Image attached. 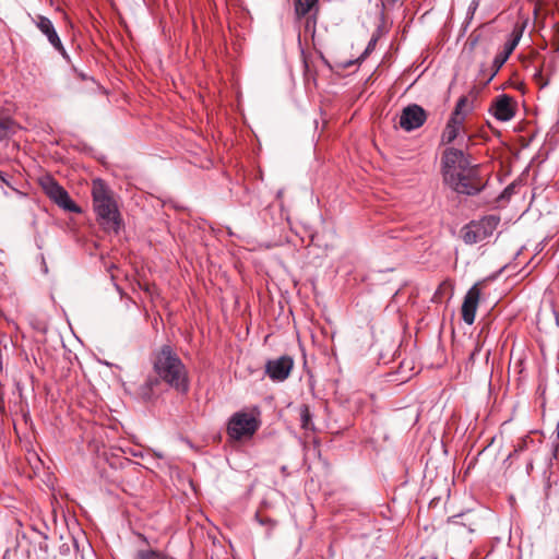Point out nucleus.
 Wrapping results in <instances>:
<instances>
[{
  "mask_svg": "<svg viewBox=\"0 0 559 559\" xmlns=\"http://www.w3.org/2000/svg\"><path fill=\"white\" fill-rule=\"evenodd\" d=\"M441 167L444 182L455 192L475 195L481 190L479 166L473 165L469 155L463 150L445 148L441 157Z\"/></svg>",
  "mask_w": 559,
  "mask_h": 559,
  "instance_id": "nucleus-1",
  "label": "nucleus"
},
{
  "mask_svg": "<svg viewBox=\"0 0 559 559\" xmlns=\"http://www.w3.org/2000/svg\"><path fill=\"white\" fill-rule=\"evenodd\" d=\"M153 369L156 377L179 393L189 391L188 370L169 344H164L152 355Z\"/></svg>",
  "mask_w": 559,
  "mask_h": 559,
  "instance_id": "nucleus-2",
  "label": "nucleus"
},
{
  "mask_svg": "<svg viewBox=\"0 0 559 559\" xmlns=\"http://www.w3.org/2000/svg\"><path fill=\"white\" fill-rule=\"evenodd\" d=\"M92 198L94 211L103 229L118 234L121 227V217L112 191L99 178L93 180Z\"/></svg>",
  "mask_w": 559,
  "mask_h": 559,
  "instance_id": "nucleus-3",
  "label": "nucleus"
},
{
  "mask_svg": "<svg viewBox=\"0 0 559 559\" xmlns=\"http://www.w3.org/2000/svg\"><path fill=\"white\" fill-rule=\"evenodd\" d=\"M259 415V412L257 414L245 411L234 413L227 423L226 430L229 438L235 441L251 438L261 426Z\"/></svg>",
  "mask_w": 559,
  "mask_h": 559,
  "instance_id": "nucleus-4",
  "label": "nucleus"
},
{
  "mask_svg": "<svg viewBox=\"0 0 559 559\" xmlns=\"http://www.w3.org/2000/svg\"><path fill=\"white\" fill-rule=\"evenodd\" d=\"M500 223L497 215H486L478 221H471L461 228V238L466 245H475L485 241L492 236Z\"/></svg>",
  "mask_w": 559,
  "mask_h": 559,
  "instance_id": "nucleus-5",
  "label": "nucleus"
},
{
  "mask_svg": "<svg viewBox=\"0 0 559 559\" xmlns=\"http://www.w3.org/2000/svg\"><path fill=\"white\" fill-rule=\"evenodd\" d=\"M41 186L45 193L61 209L72 213H81L80 206L72 201L68 191L53 178L46 177L41 180Z\"/></svg>",
  "mask_w": 559,
  "mask_h": 559,
  "instance_id": "nucleus-6",
  "label": "nucleus"
},
{
  "mask_svg": "<svg viewBox=\"0 0 559 559\" xmlns=\"http://www.w3.org/2000/svg\"><path fill=\"white\" fill-rule=\"evenodd\" d=\"M294 367V359L288 355H283L275 359H270L265 364V373L274 382L285 381Z\"/></svg>",
  "mask_w": 559,
  "mask_h": 559,
  "instance_id": "nucleus-7",
  "label": "nucleus"
},
{
  "mask_svg": "<svg viewBox=\"0 0 559 559\" xmlns=\"http://www.w3.org/2000/svg\"><path fill=\"white\" fill-rule=\"evenodd\" d=\"M524 27L522 26H515L510 35V39L507 40L503 47V51L499 52L492 61V68L493 71L488 79V82L492 80V78L499 72L501 67L506 63L510 55L513 52L515 47L518 46L519 41L521 40V37L523 35Z\"/></svg>",
  "mask_w": 559,
  "mask_h": 559,
  "instance_id": "nucleus-8",
  "label": "nucleus"
},
{
  "mask_svg": "<svg viewBox=\"0 0 559 559\" xmlns=\"http://www.w3.org/2000/svg\"><path fill=\"white\" fill-rule=\"evenodd\" d=\"M426 111L419 105H408L402 110L400 126L405 131H413L420 128L426 121Z\"/></svg>",
  "mask_w": 559,
  "mask_h": 559,
  "instance_id": "nucleus-9",
  "label": "nucleus"
},
{
  "mask_svg": "<svg viewBox=\"0 0 559 559\" xmlns=\"http://www.w3.org/2000/svg\"><path fill=\"white\" fill-rule=\"evenodd\" d=\"M489 111L499 121H509L515 116V102L507 94L498 95L491 103Z\"/></svg>",
  "mask_w": 559,
  "mask_h": 559,
  "instance_id": "nucleus-10",
  "label": "nucleus"
},
{
  "mask_svg": "<svg viewBox=\"0 0 559 559\" xmlns=\"http://www.w3.org/2000/svg\"><path fill=\"white\" fill-rule=\"evenodd\" d=\"M479 297L480 289L478 283H476L467 290L462 304V319L468 325L473 324L475 321Z\"/></svg>",
  "mask_w": 559,
  "mask_h": 559,
  "instance_id": "nucleus-11",
  "label": "nucleus"
},
{
  "mask_svg": "<svg viewBox=\"0 0 559 559\" xmlns=\"http://www.w3.org/2000/svg\"><path fill=\"white\" fill-rule=\"evenodd\" d=\"M36 26L38 27V29L47 37L48 41L50 43V45L56 49L58 50L61 56L67 60L69 61L70 60V57L69 55L67 53L61 40H60V37L59 35L57 34L56 32V28L52 24V22L46 17V16H43V15H39L37 17V22H36Z\"/></svg>",
  "mask_w": 559,
  "mask_h": 559,
  "instance_id": "nucleus-12",
  "label": "nucleus"
},
{
  "mask_svg": "<svg viewBox=\"0 0 559 559\" xmlns=\"http://www.w3.org/2000/svg\"><path fill=\"white\" fill-rule=\"evenodd\" d=\"M542 448L543 441L540 439H534L531 436H525L518 440L513 451L508 455L506 462L511 459H516L521 454H526V457L530 455H536Z\"/></svg>",
  "mask_w": 559,
  "mask_h": 559,
  "instance_id": "nucleus-13",
  "label": "nucleus"
},
{
  "mask_svg": "<svg viewBox=\"0 0 559 559\" xmlns=\"http://www.w3.org/2000/svg\"><path fill=\"white\" fill-rule=\"evenodd\" d=\"M162 380L156 376H148L136 389V395L143 402H153L158 397Z\"/></svg>",
  "mask_w": 559,
  "mask_h": 559,
  "instance_id": "nucleus-14",
  "label": "nucleus"
},
{
  "mask_svg": "<svg viewBox=\"0 0 559 559\" xmlns=\"http://www.w3.org/2000/svg\"><path fill=\"white\" fill-rule=\"evenodd\" d=\"M463 122L464 120L450 117L441 136V141L443 144H450L459 138L462 141L464 140L465 135H461Z\"/></svg>",
  "mask_w": 559,
  "mask_h": 559,
  "instance_id": "nucleus-15",
  "label": "nucleus"
},
{
  "mask_svg": "<svg viewBox=\"0 0 559 559\" xmlns=\"http://www.w3.org/2000/svg\"><path fill=\"white\" fill-rule=\"evenodd\" d=\"M19 129V124L9 116L0 114V141L10 139Z\"/></svg>",
  "mask_w": 559,
  "mask_h": 559,
  "instance_id": "nucleus-16",
  "label": "nucleus"
},
{
  "mask_svg": "<svg viewBox=\"0 0 559 559\" xmlns=\"http://www.w3.org/2000/svg\"><path fill=\"white\" fill-rule=\"evenodd\" d=\"M300 415V426L304 430H314V425L312 423V414L308 405H301L299 409Z\"/></svg>",
  "mask_w": 559,
  "mask_h": 559,
  "instance_id": "nucleus-17",
  "label": "nucleus"
},
{
  "mask_svg": "<svg viewBox=\"0 0 559 559\" xmlns=\"http://www.w3.org/2000/svg\"><path fill=\"white\" fill-rule=\"evenodd\" d=\"M318 3V0H296L295 13L298 17L307 15L311 9Z\"/></svg>",
  "mask_w": 559,
  "mask_h": 559,
  "instance_id": "nucleus-18",
  "label": "nucleus"
},
{
  "mask_svg": "<svg viewBox=\"0 0 559 559\" xmlns=\"http://www.w3.org/2000/svg\"><path fill=\"white\" fill-rule=\"evenodd\" d=\"M169 556L163 551L154 549H139L134 559H167Z\"/></svg>",
  "mask_w": 559,
  "mask_h": 559,
  "instance_id": "nucleus-19",
  "label": "nucleus"
},
{
  "mask_svg": "<svg viewBox=\"0 0 559 559\" xmlns=\"http://www.w3.org/2000/svg\"><path fill=\"white\" fill-rule=\"evenodd\" d=\"M468 515H469V513L455 514V515L449 518V522L453 523V524H457V525L467 526L468 532L473 533L475 531V528H474L475 522L471 521L469 519H467V523L461 521L463 518L468 516Z\"/></svg>",
  "mask_w": 559,
  "mask_h": 559,
  "instance_id": "nucleus-20",
  "label": "nucleus"
},
{
  "mask_svg": "<svg viewBox=\"0 0 559 559\" xmlns=\"http://www.w3.org/2000/svg\"><path fill=\"white\" fill-rule=\"evenodd\" d=\"M480 0H472L466 12L464 28L466 29L474 19L475 12L479 7Z\"/></svg>",
  "mask_w": 559,
  "mask_h": 559,
  "instance_id": "nucleus-21",
  "label": "nucleus"
},
{
  "mask_svg": "<svg viewBox=\"0 0 559 559\" xmlns=\"http://www.w3.org/2000/svg\"><path fill=\"white\" fill-rule=\"evenodd\" d=\"M379 38H380V27L377 29L376 33L372 34V36H371V38H370V40H369L365 51L361 55V58H366L367 56H369L374 50L376 45H377Z\"/></svg>",
  "mask_w": 559,
  "mask_h": 559,
  "instance_id": "nucleus-22",
  "label": "nucleus"
},
{
  "mask_svg": "<svg viewBox=\"0 0 559 559\" xmlns=\"http://www.w3.org/2000/svg\"><path fill=\"white\" fill-rule=\"evenodd\" d=\"M467 104V98L465 96L461 97L456 105H455V108L451 115V117L453 118H456V119H460V120H464L465 119V115L462 112V108Z\"/></svg>",
  "mask_w": 559,
  "mask_h": 559,
  "instance_id": "nucleus-23",
  "label": "nucleus"
},
{
  "mask_svg": "<svg viewBox=\"0 0 559 559\" xmlns=\"http://www.w3.org/2000/svg\"><path fill=\"white\" fill-rule=\"evenodd\" d=\"M480 350H481V345L477 342L475 344V348L473 349V352L471 353V355L468 357V360L471 362H475L476 357H477V355L479 354Z\"/></svg>",
  "mask_w": 559,
  "mask_h": 559,
  "instance_id": "nucleus-24",
  "label": "nucleus"
},
{
  "mask_svg": "<svg viewBox=\"0 0 559 559\" xmlns=\"http://www.w3.org/2000/svg\"><path fill=\"white\" fill-rule=\"evenodd\" d=\"M255 519L257 521L261 524V525H271L273 526L274 525V522L272 519L270 518H261L259 513L255 514Z\"/></svg>",
  "mask_w": 559,
  "mask_h": 559,
  "instance_id": "nucleus-25",
  "label": "nucleus"
},
{
  "mask_svg": "<svg viewBox=\"0 0 559 559\" xmlns=\"http://www.w3.org/2000/svg\"><path fill=\"white\" fill-rule=\"evenodd\" d=\"M536 459V455H530L526 457V473L530 475L533 469V464Z\"/></svg>",
  "mask_w": 559,
  "mask_h": 559,
  "instance_id": "nucleus-26",
  "label": "nucleus"
},
{
  "mask_svg": "<svg viewBox=\"0 0 559 559\" xmlns=\"http://www.w3.org/2000/svg\"><path fill=\"white\" fill-rule=\"evenodd\" d=\"M513 191L512 186L507 187L501 193L500 198H509Z\"/></svg>",
  "mask_w": 559,
  "mask_h": 559,
  "instance_id": "nucleus-27",
  "label": "nucleus"
},
{
  "mask_svg": "<svg viewBox=\"0 0 559 559\" xmlns=\"http://www.w3.org/2000/svg\"><path fill=\"white\" fill-rule=\"evenodd\" d=\"M0 180H1L4 185H7L8 187H10V188H12L13 190H15V189L11 186V183L9 182V180H8V178H7V175H5L4 173H2V171H0Z\"/></svg>",
  "mask_w": 559,
  "mask_h": 559,
  "instance_id": "nucleus-28",
  "label": "nucleus"
},
{
  "mask_svg": "<svg viewBox=\"0 0 559 559\" xmlns=\"http://www.w3.org/2000/svg\"><path fill=\"white\" fill-rule=\"evenodd\" d=\"M489 355H490V349H488V350L486 352V359H488V358H489Z\"/></svg>",
  "mask_w": 559,
  "mask_h": 559,
  "instance_id": "nucleus-29",
  "label": "nucleus"
},
{
  "mask_svg": "<svg viewBox=\"0 0 559 559\" xmlns=\"http://www.w3.org/2000/svg\"><path fill=\"white\" fill-rule=\"evenodd\" d=\"M48 269H47V265L44 264V272L47 273Z\"/></svg>",
  "mask_w": 559,
  "mask_h": 559,
  "instance_id": "nucleus-30",
  "label": "nucleus"
},
{
  "mask_svg": "<svg viewBox=\"0 0 559 559\" xmlns=\"http://www.w3.org/2000/svg\"><path fill=\"white\" fill-rule=\"evenodd\" d=\"M556 50L559 51V41L556 44Z\"/></svg>",
  "mask_w": 559,
  "mask_h": 559,
  "instance_id": "nucleus-31",
  "label": "nucleus"
},
{
  "mask_svg": "<svg viewBox=\"0 0 559 559\" xmlns=\"http://www.w3.org/2000/svg\"><path fill=\"white\" fill-rule=\"evenodd\" d=\"M557 454V448L554 449V456Z\"/></svg>",
  "mask_w": 559,
  "mask_h": 559,
  "instance_id": "nucleus-32",
  "label": "nucleus"
},
{
  "mask_svg": "<svg viewBox=\"0 0 559 559\" xmlns=\"http://www.w3.org/2000/svg\"><path fill=\"white\" fill-rule=\"evenodd\" d=\"M167 559H176V558L169 556Z\"/></svg>",
  "mask_w": 559,
  "mask_h": 559,
  "instance_id": "nucleus-33",
  "label": "nucleus"
}]
</instances>
